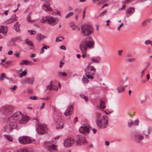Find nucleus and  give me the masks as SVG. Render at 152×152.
I'll return each instance as SVG.
<instances>
[{
	"label": "nucleus",
	"instance_id": "f257e3e1",
	"mask_svg": "<svg viewBox=\"0 0 152 152\" xmlns=\"http://www.w3.org/2000/svg\"><path fill=\"white\" fill-rule=\"evenodd\" d=\"M29 120V118L28 116L23 115L20 112H17L7 120V124L4 126L3 131L5 132H10L12 129L17 128V122L24 124Z\"/></svg>",
	"mask_w": 152,
	"mask_h": 152
},
{
	"label": "nucleus",
	"instance_id": "f03ea898",
	"mask_svg": "<svg viewBox=\"0 0 152 152\" xmlns=\"http://www.w3.org/2000/svg\"><path fill=\"white\" fill-rule=\"evenodd\" d=\"M95 42L93 39L91 37H87L86 39L82 41L80 44V47L81 48L82 50L86 52L87 50V48L92 49L94 48Z\"/></svg>",
	"mask_w": 152,
	"mask_h": 152
},
{
	"label": "nucleus",
	"instance_id": "7ed1b4c3",
	"mask_svg": "<svg viewBox=\"0 0 152 152\" xmlns=\"http://www.w3.org/2000/svg\"><path fill=\"white\" fill-rule=\"evenodd\" d=\"M96 71V68L94 66L89 65H88L85 69L86 76L91 80L94 79L93 75L95 74Z\"/></svg>",
	"mask_w": 152,
	"mask_h": 152
},
{
	"label": "nucleus",
	"instance_id": "20e7f679",
	"mask_svg": "<svg viewBox=\"0 0 152 152\" xmlns=\"http://www.w3.org/2000/svg\"><path fill=\"white\" fill-rule=\"evenodd\" d=\"M97 126L100 128H105L108 126V118L106 115L103 116L101 119L97 118L96 121Z\"/></svg>",
	"mask_w": 152,
	"mask_h": 152
},
{
	"label": "nucleus",
	"instance_id": "39448f33",
	"mask_svg": "<svg viewBox=\"0 0 152 152\" xmlns=\"http://www.w3.org/2000/svg\"><path fill=\"white\" fill-rule=\"evenodd\" d=\"M82 33L85 36H88L91 34L94 29L91 26L88 24L83 25L81 26Z\"/></svg>",
	"mask_w": 152,
	"mask_h": 152
},
{
	"label": "nucleus",
	"instance_id": "423d86ee",
	"mask_svg": "<svg viewBox=\"0 0 152 152\" xmlns=\"http://www.w3.org/2000/svg\"><path fill=\"white\" fill-rule=\"evenodd\" d=\"M13 110V107L12 105H4L1 107L0 108L1 112L5 115L10 114Z\"/></svg>",
	"mask_w": 152,
	"mask_h": 152
},
{
	"label": "nucleus",
	"instance_id": "0eeeda50",
	"mask_svg": "<svg viewBox=\"0 0 152 152\" xmlns=\"http://www.w3.org/2000/svg\"><path fill=\"white\" fill-rule=\"evenodd\" d=\"M34 140H31L30 137L27 136L21 137L18 138V141L20 143L22 144L31 143Z\"/></svg>",
	"mask_w": 152,
	"mask_h": 152
},
{
	"label": "nucleus",
	"instance_id": "6e6552de",
	"mask_svg": "<svg viewBox=\"0 0 152 152\" xmlns=\"http://www.w3.org/2000/svg\"><path fill=\"white\" fill-rule=\"evenodd\" d=\"M48 130V129L45 125L40 124L37 128V132L39 134H43L47 133Z\"/></svg>",
	"mask_w": 152,
	"mask_h": 152
},
{
	"label": "nucleus",
	"instance_id": "1a4fd4ad",
	"mask_svg": "<svg viewBox=\"0 0 152 152\" xmlns=\"http://www.w3.org/2000/svg\"><path fill=\"white\" fill-rule=\"evenodd\" d=\"M44 145L46 149L50 152L56 150V146L55 145L52 144L50 142H45Z\"/></svg>",
	"mask_w": 152,
	"mask_h": 152
},
{
	"label": "nucleus",
	"instance_id": "9d476101",
	"mask_svg": "<svg viewBox=\"0 0 152 152\" xmlns=\"http://www.w3.org/2000/svg\"><path fill=\"white\" fill-rule=\"evenodd\" d=\"M76 140L77 144L80 145H85L87 142L85 137L82 135L77 136Z\"/></svg>",
	"mask_w": 152,
	"mask_h": 152
},
{
	"label": "nucleus",
	"instance_id": "9b49d317",
	"mask_svg": "<svg viewBox=\"0 0 152 152\" xmlns=\"http://www.w3.org/2000/svg\"><path fill=\"white\" fill-rule=\"evenodd\" d=\"M90 126L88 124H84L80 127L79 129V132L83 134H86L89 132Z\"/></svg>",
	"mask_w": 152,
	"mask_h": 152
},
{
	"label": "nucleus",
	"instance_id": "f8f14e48",
	"mask_svg": "<svg viewBox=\"0 0 152 152\" xmlns=\"http://www.w3.org/2000/svg\"><path fill=\"white\" fill-rule=\"evenodd\" d=\"M58 22V19L53 17L48 16V23L50 25L53 26L57 24Z\"/></svg>",
	"mask_w": 152,
	"mask_h": 152
},
{
	"label": "nucleus",
	"instance_id": "ddd939ff",
	"mask_svg": "<svg viewBox=\"0 0 152 152\" xmlns=\"http://www.w3.org/2000/svg\"><path fill=\"white\" fill-rule=\"evenodd\" d=\"M74 140L73 138H67L65 139L64 141V146L66 148L71 146L74 144Z\"/></svg>",
	"mask_w": 152,
	"mask_h": 152
},
{
	"label": "nucleus",
	"instance_id": "4468645a",
	"mask_svg": "<svg viewBox=\"0 0 152 152\" xmlns=\"http://www.w3.org/2000/svg\"><path fill=\"white\" fill-rule=\"evenodd\" d=\"M27 22L30 23H33L36 22L37 20L34 18V15L32 12H30L26 17Z\"/></svg>",
	"mask_w": 152,
	"mask_h": 152
},
{
	"label": "nucleus",
	"instance_id": "2eb2a0df",
	"mask_svg": "<svg viewBox=\"0 0 152 152\" xmlns=\"http://www.w3.org/2000/svg\"><path fill=\"white\" fill-rule=\"evenodd\" d=\"M42 9L46 12H50L53 11V9L48 3H45L42 5Z\"/></svg>",
	"mask_w": 152,
	"mask_h": 152
},
{
	"label": "nucleus",
	"instance_id": "dca6fc26",
	"mask_svg": "<svg viewBox=\"0 0 152 152\" xmlns=\"http://www.w3.org/2000/svg\"><path fill=\"white\" fill-rule=\"evenodd\" d=\"M73 110V106L72 105L69 106L67 108L65 112L64 115L66 116H68L72 113Z\"/></svg>",
	"mask_w": 152,
	"mask_h": 152
},
{
	"label": "nucleus",
	"instance_id": "f3484780",
	"mask_svg": "<svg viewBox=\"0 0 152 152\" xmlns=\"http://www.w3.org/2000/svg\"><path fill=\"white\" fill-rule=\"evenodd\" d=\"M34 81V79L33 78L26 77L22 80V83H28L32 84Z\"/></svg>",
	"mask_w": 152,
	"mask_h": 152
},
{
	"label": "nucleus",
	"instance_id": "a211bd4d",
	"mask_svg": "<svg viewBox=\"0 0 152 152\" xmlns=\"http://www.w3.org/2000/svg\"><path fill=\"white\" fill-rule=\"evenodd\" d=\"M18 20V17L15 15L12 17L9 18L5 21V23L7 24H10L15 22Z\"/></svg>",
	"mask_w": 152,
	"mask_h": 152
},
{
	"label": "nucleus",
	"instance_id": "6ab92c4d",
	"mask_svg": "<svg viewBox=\"0 0 152 152\" xmlns=\"http://www.w3.org/2000/svg\"><path fill=\"white\" fill-rule=\"evenodd\" d=\"M8 31L7 27L6 26H0V33H2L4 36L6 35Z\"/></svg>",
	"mask_w": 152,
	"mask_h": 152
},
{
	"label": "nucleus",
	"instance_id": "aec40b11",
	"mask_svg": "<svg viewBox=\"0 0 152 152\" xmlns=\"http://www.w3.org/2000/svg\"><path fill=\"white\" fill-rule=\"evenodd\" d=\"M135 10L134 8L130 7L126 11V14L128 15V16L133 14Z\"/></svg>",
	"mask_w": 152,
	"mask_h": 152
},
{
	"label": "nucleus",
	"instance_id": "412c9836",
	"mask_svg": "<svg viewBox=\"0 0 152 152\" xmlns=\"http://www.w3.org/2000/svg\"><path fill=\"white\" fill-rule=\"evenodd\" d=\"M106 106L105 103L103 101L101 100L100 101L99 106H97V107L98 109H104L105 108Z\"/></svg>",
	"mask_w": 152,
	"mask_h": 152
},
{
	"label": "nucleus",
	"instance_id": "4be33fe9",
	"mask_svg": "<svg viewBox=\"0 0 152 152\" xmlns=\"http://www.w3.org/2000/svg\"><path fill=\"white\" fill-rule=\"evenodd\" d=\"M20 25L19 24L18 22H17L14 25L13 28L17 32H19L20 31Z\"/></svg>",
	"mask_w": 152,
	"mask_h": 152
},
{
	"label": "nucleus",
	"instance_id": "5701e85b",
	"mask_svg": "<svg viewBox=\"0 0 152 152\" xmlns=\"http://www.w3.org/2000/svg\"><path fill=\"white\" fill-rule=\"evenodd\" d=\"M57 75L59 77H66L67 74L66 73L64 72L59 71L57 73Z\"/></svg>",
	"mask_w": 152,
	"mask_h": 152
},
{
	"label": "nucleus",
	"instance_id": "b1692460",
	"mask_svg": "<svg viewBox=\"0 0 152 152\" xmlns=\"http://www.w3.org/2000/svg\"><path fill=\"white\" fill-rule=\"evenodd\" d=\"M117 89L118 93H122L125 91V88L124 87L120 85V86L117 87Z\"/></svg>",
	"mask_w": 152,
	"mask_h": 152
},
{
	"label": "nucleus",
	"instance_id": "393cba45",
	"mask_svg": "<svg viewBox=\"0 0 152 152\" xmlns=\"http://www.w3.org/2000/svg\"><path fill=\"white\" fill-rule=\"evenodd\" d=\"M88 79V78L86 76V75L83 76L82 79V82L84 84H87L89 82V80Z\"/></svg>",
	"mask_w": 152,
	"mask_h": 152
},
{
	"label": "nucleus",
	"instance_id": "a878e982",
	"mask_svg": "<svg viewBox=\"0 0 152 152\" xmlns=\"http://www.w3.org/2000/svg\"><path fill=\"white\" fill-rule=\"evenodd\" d=\"M45 37V36L40 34H37L36 36L37 39L39 41L42 40Z\"/></svg>",
	"mask_w": 152,
	"mask_h": 152
},
{
	"label": "nucleus",
	"instance_id": "bb28decb",
	"mask_svg": "<svg viewBox=\"0 0 152 152\" xmlns=\"http://www.w3.org/2000/svg\"><path fill=\"white\" fill-rule=\"evenodd\" d=\"M16 39L15 38H13L11 40L10 45L11 46H16V44L15 43V42L16 41Z\"/></svg>",
	"mask_w": 152,
	"mask_h": 152
},
{
	"label": "nucleus",
	"instance_id": "cd10ccee",
	"mask_svg": "<svg viewBox=\"0 0 152 152\" xmlns=\"http://www.w3.org/2000/svg\"><path fill=\"white\" fill-rule=\"evenodd\" d=\"M48 16H46L42 18L40 20V22L42 23H45L48 22Z\"/></svg>",
	"mask_w": 152,
	"mask_h": 152
},
{
	"label": "nucleus",
	"instance_id": "c85d7f7f",
	"mask_svg": "<svg viewBox=\"0 0 152 152\" xmlns=\"http://www.w3.org/2000/svg\"><path fill=\"white\" fill-rule=\"evenodd\" d=\"M135 138L136 140H142L144 139V136L141 134H137L135 135Z\"/></svg>",
	"mask_w": 152,
	"mask_h": 152
},
{
	"label": "nucleus",
	"instance_id": "c756f323",
	"mask_svg": "<svg viewBox=\"0 0 152 152\" xmlns=\"http://www.w3.org/2000/svg\"><path fill=\"white\" fill-rule=\"evenodd\" d=\"M53 81H51L50 83V84L48 85L46 87V89L47 90H49V91L51 90L52 89L53 87Z\"/></svg>",
	"mask_w": 152,
	"mask_h": 152
},
{
	"label": "nucleus",
	"instance_id": "7c9ffc66",
	"mask_svg": "<svg viewBox=\"0 0 152 152\" xmlns=\"http://www.w3.org/2000/svg\"><path fill=\"white\" fill-rule=\"evenodd\" d=\"M23 62L24 63V64L26 65H32L34 64L33 63L27 60H23Z\"/></svg>",
	"mask_w": 152,
	"mask_h": 152
},
{
	"label": "nucleus",
	"instance_id": "2f4dec72",
	"mask_svg": "<svg viewBox=\"0 0 152 152\" xmlns=\"http://www.w3.org/2000/svg\"><path fill=\"white\" fill-rule=\"evenodd\" d=\"M49 48L48 46H44L41 49L40 54H42L44 52V49L47 50Z\"/></svg>",
	"mask_w": 152,
	"mask_h": 152
},
{
	"label": "nucleus",
	"instance_id": "473e14b6",
	"mask_svg": "<svg viewBox=\"0 0 152 152\" xmlns=\"http://www.w3.org/2000/svg\"><path fill=\"white\" fill-rule=\"evenodd\" d=\"M27 74V72L26 70H24L23 71H21V73L20 74V75L19 77L22 78L23 76H25Z\"/></svg>",
	"mask_w": 152,
	"mask_h": 152
},
{
	"label": "nucleus",
	"instance_id": "72a5a7b5",
	"mask_svg": "<svg viewBox=\"0 0 152 152\" xmlns=\"http://www.w3.org/2000/svg\"><path fill=\"white\" fill-rule=\"evenodd\" d=\"M25 42L29 46H32L33 45V43L31 41L29 40L28 39H26L25 41Z\"/></svg>",
	"mask_w": 152,
	"mask_h": 152
},
{
	"label": "nucleus",
	"instance_id": "f704fd0d",
	"mask_svg": "<svg viewBox=\"0 0 152 152\" xmlns=\"http://www.w3.org/2000/svg\"><path fill=\"white\" fill-rule=\"evenodd\" d=\"M11 62L10 61H7L6 62L5 64H3L2 65L6 68H7L8 67L9 65L11 64Z\"/></svg>",
	"mask_w": 152,
	"mask_h": 152
},
{
	"label": "nucleus",
	"instance_id": "c9c22d12",
	"mask_svg": "<svg viewBox=\"0 0 152 152\" xmlns=\"http://www.w3.org/2000/svg\"><path fill=\"white\" fill-rule=\"evenodd\" d=\"M4 137L10 141L12 142V138L9 135H4Z\"/></svg>",
	"mask_w": 152,
	"mask_h": 152
},
{
	"label": "nucleus",
	"instance_id": "e433bc0d",
	"mask_svg": "<svg viewBox=\"0 0 152 152\" xmlns=\"http://www.w3.org/2000/svg\"><path fill=\"white\" fill-rule=\"evenodd\" d=\"M81 11V10L80 9H77L76 10V12H77V13L76 14V15L75 17V19L76 20H77L78 18V15L79 14Z\"/></svg>",
	"mask_w": 152,
	"mask_h": 152
},
{
	"label": "nucleus",
	"instance_id": "4c0bfd02",
	"mask_svg": "<svg viewBox=\"0 0 152 152\" xmlns=\"http://www.w3.org/2000/svg\"><path fill=\"white\" fill-rule=\"evenodd\" d=\"M80 49L81 52H82V53L83 54V55L82 56V57L83 58H85L86 56V54L87 53V50H86V51L85 52H84L82 50V49H81V48L80 47Z\"/></svg>",
	"mask_w": 152,
	"mask_h": 152
},
{
	"label": "nucleus",
	"instance_id": "58836bf2",
	"mask_svg": "<svg viewBox=\"0 0 152 152\" xmlns=\"http://www.w3.org/2000/svg\"><path fill=\"white\" fill-rule=\"evenodd\" d=\"M134 124V122L131 119H129L128 121V126L129 127H130Z\"/></svg>",
	"mask_w": 152,
	"mask_h": 152
},
{
	"label": "nucleus",
	"instance_id": "ea45409f",
	"mask_svg": "<svg viewBox=\"0 0 152 152\" xmlns=\"http://www.w3.org/2000/svg\"><path fill=\"white\" fill-rule=\"evenodd\" d=\"M17 152H30L26 149H21L18 150Z\"/></svg>",
	"mask_w": 152,
	"mask_h": 152
},
{
	"label": "nucleus",
	"instance_id": "a19ab883",
	"mask_svg": "<svg viewBox=\"0 0 152 152\" xmlns=\"http://www.w3.org/2000/svg\"><path fill=\"white\" fill-rule=\"evenodd\" d=\"M72 29L73 30L79 31L80 28L77 26L74 25L72 28Z\"/></svg>",
	"mask_w": 152,
	"mask_h": 152
},
{
	"label": "nucleus",
	"instance_id": "79ce46f5",
	"mask_svg": "<svg viewBox=\"0 0 152 152\" xmlns=\"http://www.w3.org/2000/svg\"><path fill=\"white\" fill-rule=\"evenodd\" d=\"M63 39L64 37H59L56 38V42H59L61 41Z\"/></svg>",
	"mask_w": 152,
	"mask_h": 152
},
{
	"label": "nucleus",
	"instance_id": "37998d69",
	"mask_svg": "<svg viewBox=\"0 0 152 152\" xmlns=\"http://www.w3.org/2000/svg\"><path fill=\"white\" fill-rule=\"evenodd\" d=\"M5 77V75L4 73H2L0 77V81H3Z\"/></svg>",
	"mask_w": 152,
	"mask_h": 152
},
{
	"label": "nucleus",
	"instance_id": "c03bdc74",
	"mask_svg": "<svg viewBox=\"0 0 152 152\" xmlns=\"http://www.w3.org/2000/svg\"><path fill=\"white\" fill-rule=\"evenodd\" d=\"M135 58H129L127 59V61L129 63H132L135 61Z\"/></svg>",
	"mask_w": 152,
	"mask_h": 152
},
{
	"label": "nucleus",
	"instance_id": "a18cd8bd",
	"mask_svg": "<svg viewBox=\"0 0 152 152\" xmlns=\"http://www.w3.org/2000/svg\"><path fill=\"white\" fill-rule=\"evenodd\" d=\"M73 12H71L68 14L66 16V18H68L71 16H72L73 15Z\"/></svg>",
	"mask_w": 152,
	"mask_h": 152
},
{
	"label": "nucleus",
	"instance_id": "49530a36",
	"mask_svg": "<svg viewBox=\"0 0 152 152\" xmlns=\"http://www.w3.org/2000/svg\"><path fill=\"white\" fill-rule=\"evenodd\" d=\"M107 11L106 10H105L102 12L99 15V16L101 17L104 16L105 14L106 13Z\"/></svg>",
	"mask_w": 152,
	"mask_h": 152
},
{
	"label": "nucleus",
	"instance_id": "de8ad7c7",
	"mask_svg": "<svg viewBox=\"0 0 152 152\" xmlns=\"http://www.w3.org/2000/svg\"><path fill=\"white\" fill-rule=\"evenodd\" d=\"M28 32L31 35H34L36 34V32L34 31L29 30Z\"/></svg>",
	"mask_w": 152,
	"mask_h": 152
},
{
	"label": "nucleus",
	"instance_id": "09e8293b",
	"mask_svg": "<svg viewBox=\"0 0 152 152\" xmlns=\"http://www.w3.org/2000/svg\"><path fill=\"white\" fill-rule=\"evenodd\" d=\"M63 123H59V126L57 127L56 129H58L60 128H61V129H62L63 128Z\"/></svg>",
	"mask_w": 152,
	"mask_h": 152
},
{
	"label": "nucleus",
	"instance_id": "8fccbe9b",
	"mask_svg": "<svg viewBox=\"0 0 152 152\" xmlns=\"http://www.w3.org/2000/svg\"><path fill=\"white\" fill-rule=\"evenodd\" d=\"M30 99L33 100H37L38 99L37 97L35 96H30Z\"/></svg>",
	"mask_w": 152,
	"mask_h": 152
},
{
	"label": "nucleus",
	"instance_id": "3c124183",
	"mask_svg": "<svg viewBox=\"0 0 152 152\" xmlns=\"http://www.w3.org/2000/svg\"><path fill=\"white\" fill-rule=\"evenodd\" d=\"M139 122V120L138 119H136L134 121V124L135 125H138Z\"/></svg>",
	"mask_w": 152,
	"mask_h": 152
},
{
	"label": "nucleus",
	"instance_id": "603ef678",
	"mask_svg": "<svg viewBox=\"0 0 152 152\" xmlns=\"http://www.w3.org/2000/svg\"><path fill=\"white\" fill-rule=\"evenodd\" d=\"M53 87L52 89H53L55 91H57L58 89V88L55 85H53Z\"/></svg>",
	"mask_w": 152,
	"mask_h": 152
},
{
	"label": "nucleus",
	"instance_id": "864d4df0",
	"mask_svg": "<svg viewBox=\"0 0 152 152\" xmlns=\"http://www.w3.org/2000/svg\"><path fill=\"white\" fill-rule=\"evenodd\" d=\"M91 60L92 61L95 63H98L99 62V61L98 60L95 59L94 58H92L91 59Z\"/></svg>",
	"mask_w": 152,
	"mask_h": 152
},
{
	"label": "nucleus",
	"instance_id": "5fc2aeb1",
	"mask_svg": "<svg viewBox=\"0 0 152 152\" xmlns=\"http://www.w3.org/2000/svg\"><path fill=\"white\" fill-rule=\"evenodd\" d=\"M17 88V86L16 85L10 88L13 91H15Z\"/></svg>",
	"mask_w": 152,
	"mask_h": 152
},
{
	"label": "nucleus",
	"instance_id": "6e6d98bb",
	"mask_svg": "<svg viewBox=\"0 0 152 152\" xmlns=\"http://www.w3.org/2000/svg\"><path fill=\"white\" fill-rule=\"evenodd\" d=\"M146 21L145 20L142 22L141 24V26H145L146 25Z\"/></svg>",
	"mask_w": 152,
	"mask_h": 152
},
{
	"label": "nucleus",
	"instance_id": "4d7b16f0",
	"mask_svg": "<svg viewBox=\"0 0 152 152\" xmlns=\"http://www.w3.org/2000/svg\"><path fill=\"white\" fill-rule=\"evenodd\" d=\"M151 40H146L145 42V44L146 45H148L151 43Z\"/></svg>",
	"mask_w": 152,
	"mask_h": 152
},
{
	"label": "nucleus",
	"instance_id": "13d9d810",
	"mask_svg": "<svg viewBox=\"0 0 152 152\" xmlns=\"http://www.w3.org/2000/svg\"><path fill=\"white\" fill-rule=\"evenodd\" d=\"M60 48L61 49L64 50H66V47L64 45H61L60 46Z\"/></svg>",
	"mask_w": 152,
	"mask_h": 152
},
{
	"label": "nucleus",
	"instance_id": "bf43d9fd",
	"mask_svg": "<svg viewBox=\"0 0 152 152\" xmlns=\"http://www.w3.org/2000/svg\"><path fill=\"white\" fill-rule=\"evenodd\" d=\"M123 50H119L118 51V55L120 56H121L122 55V53Z\"/></svg>",
	"mask_w": 152,
	"mask_h": 152
},
{
	"label": "nucleus",
	"instance_id": "052dcab7",
	"mask_svg": "<svg viewBox=\"0 0 152 152\" xmlns=\"http://www.w3.org/2000/svg\"><path fill=\"white\" fill-rule=\"evenodd\" d=\"M124 23H122L119 26V27H118V31H120V28H121L123 26H124Z\"/></svg>",
	"mask_w": 152,
	"mask_h": 152
},
{
	"label": "nucleus",
	"instance_id": "680f3d73",
	"mask_svg": "<svg viewBox=\"0 0 152 152\" xmlns=\"http://www.w3.org/2000/svg\"><path fill=\"white\" fill-rule=\"evenodd\" d=\"M96 115L97 118H99L101 116V113H96Z\"/></svg>",
	"mask_w": 152,
	"mask_h": 152
},
{
	"label": "nucleus",
	"instance_id": "e2e57ef3",
	"mask_svg": "<svg viewBox=\"0 0 152 152\" xmlns=\"http://www.w3.org/2000/svg\"><path fill=\"white\" fill-rule=\"evenodd\" d=\"M146 69V68H145V69H144L142 71V73H141V77H142L143 75H144V74L145 73V70Z\"/></svg>",
	"mask_w": 152,
	"mask_h": 152
},
{
	"label": "nucleus",
	"instance_id": "0e129e2a",
	"mask_svg": "<svg viewBox=\"0 0 152 152\" xmlns=\"http://www.w3.org/2000/svg\"><path fill=\"white\" fill-rule=\"evenodd\" d=\"M36 56V54H31L30 56V57L31 58H34Z\"/></svg>",
	"mask_w": 152,
	"mask_h": 152
},
{
	"label": "nucleus",
	"instance_id": "69168bd1",
	"mask_svg": "<svg viewBox=\"0 0 152 152\" xmlns=\"http://www.w3.org/2000/svg\"><path fill=\"white\" fill-rule=\"evenodd\" d=\"M13 53V51H12L10 50V51H9L8 52L7 54L9 55H12Z\"/></svg>",
	"mask_w": 152,
	"mask_h": 152
},
{
	"label": "nucleus",
	"instance_id": "338daca9",
	"mask_svg": "<svg viewBox=\"0 0 152 152\" xmlns=\"http://www.w3.org/2000/svg\"><path fill=\"white\" fill-rule=\"evenodd\" d=\"M45 104V102H43L42 104V105L41 107H40L41 110L43 109L44 108Z\"/></svg>",
	"mask_w": 152,
	"mask_h": 152
},
{
	"label": "nucleus",
	"instance_id": "774afa93",
	"mask_svg": "<svg viewBox=\"0 0 152 152\" xmlns=\"http://www.w3.org/2000/svg\"><path fill=\"white\" fill-rule=\"evenodd\" d=\"M105 144L107 146H108L110 145V142L107 141H106L105 142Z\"/></svg>",
	"mask_w": 152,
	"mask_h": 152
}]
</instances>
